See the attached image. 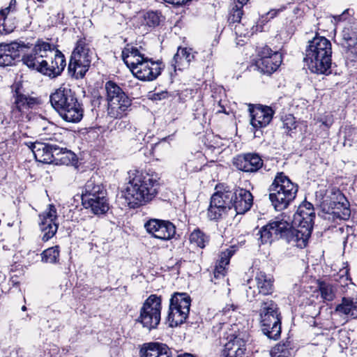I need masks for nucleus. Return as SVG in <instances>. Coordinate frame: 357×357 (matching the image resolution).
Returning <instances> with one entry per match:
<instances>
[{"mask_svg": "<svg viewBox=\"0 0 357 357\" xmlns=\"http://www.w3.org/2000/svg\"><path fill=\"white\" fill-rule=\"evenodd\" d=\"M315 213L313 205L305 202L294 215L292 226L282 216H278L262 227L256 234L259 244L271 243L284 238L289 244L303 248L311 236Z\"/></svg>", "mask_w": 357, "mask_h": 357, "instance_id": "1", "label": "nucleus"}, {"mask_svg": "<svg viewBox=\"0 0 357 357\" xmlns=\"http://www.w3.org/2000/svg\"><path fill=\"white\" fill-rule=\"evenodd\" d=\"M159 188L156 175L135 171L130 176L124 197L129 207L135 208L151 202L158 195Z\"/></svg>", "mask_w": 357, "mask_h": 357, "instance_id": "2", "label": "nucleus"}, {"mask_svg": "<svg viewBox=\"0 0 357 357\" xmlns=\"http://www.w3.org/2000/svg\"><path fill=\"white\" fill-rule=\"evenodd\" d=\"M122 59L132 73L142 81H152L161 73V62L145 56L136 47L127 45L122 50Z\"/></svg>", "mask_w": 357, "mask_h": 357, "instance_id": "3", "label": "nucleus"}, {"mask_svg": "<svg viewBox=\"0 0 357 357\" xmlns=\"http://www.w3.org/2000/svg\"><path fill=\"white\" fill-rule=\"evenodd\" d=\"M298 190L297 184L284 172H278L268 188L269 199L273 208L278 211L286 209L296 198Z\"/></svg>", "mask_w": 357, "mask_h": 357, "instance_id": "4", "label": "nucleus"}, {"mask_svg": "<svg viewBox=\"0 0 357 357\" xmlns=\"http://www.w3.org/2000/svg\"><path fill=\"white\" fill-rule=\"evenodd\" d=\"M259 314L261 330L268 338L277 340L281 333V314L277 303L268 298L259 303Z\"/></svg>", "mask_w": 357, "mask_h": 357, "instance_id": "5", "label": "nucleus"}, {"mask_svg": "<svg viewBox=\"0 0 357 357\" xmlns=\"http://www.w3.org/2000/svg\"><path fill=\"white\" fill-rule=\"evenodd\" d=\"M107 114L112 119H121L127 114L132 105L131 99L114 82L107 81L105 84Z\"/></svg>", "mask_w": 357, "mask_h": 357, "instance_id": "6", "label": "nucleus"}, {"mask_svg": "<svg viewBox=\"0 0 357 357\" xmlns=\"http://www.w3.org/2000/svg\"><path fill=\"white\" fill-rule=\"evenodd\" d=\"M92 52L85 38L77 40L68 64L70 75L76 79L82 78L91 62Z\"/></svg>", "mask_w": 357, "mask_h": 357, "instance_id": "7", "label": "nucleus"}, {"mask_svg": "<svg viewBox=\"0 0 357 357\" xmlns=\"http://www.w3.org/2000/svg\"><path fill=\"white\" fill-rule=\"evenodd\" d=\"M161 299L155 294H151L144 301L139 310V316L136 322L149 331L157 328L160 321Z\"/></svg>", "mask_w": 357, "mask_h": 357, "instance_id": "8", "label": "nucleus"}, {"mask_svg": "<svg viewBox=\"0 0 357 357\" xmlns=\"http://www.w3.org/2000/svg\"><path fill=\"white\" fill-rule=\"evenodd\" d=\"M191 305L190 296L186 293H174L170 299L168 321L171 327L177 326L188 317Z\"/></svg>", "mask_w": 357, "mask_h": 357, "instance_id": "9", "label": "nucleus"}, {"mask_svg": "<svg viewBox=\"0 0 357 357\" xmlns=\"http://www.w3.org/2000/svg\"><path fill=\"white\" fill-rule=\"evenodd\" d=\"M249 335L246 331H240L234 326L227 336V342L222 351L224 357H244L246 351V342Z\"/></svg>", "mask_w": 357, "mask_h": 357, "instance_id": "10", "label": "nucleus"}, {"mask_svg": "<svg viewBox=\"0 0 357 357\" xmlns=\"http://www.w3.org/2000/svg\"><path fill=\"white\" fill-rule=\"evenodd\" d=\"M32 61L31 56L27 57L26 66L28 68L36 70L50 77H56L59 75L66 66L64 55L59 50H56L54 57L50 59V61L48 59L37 63H32Z\"/></svg>", "mask_w": 357, "mask_h": 357, "instance_id": "11", "label": "nucleus"}, {"mask_svg": "<svg viewBox=\"0 0 357 357\" xmlns=\"http://www.w3.org/2000/svg\"><path fill=\"white\" fill-rule=\"evenodd\" d=\"M144 228L152 237L162 241H169L176 234V227L169 220L150 219L145 222Z\"/></svg>", "mask_w": 357, "mask_h": 357, "instance_id": "12", "label": "nucleus"}, {"mask_svg": "<svg viewBox=\"0 0 357 357\" xmlns=\"http://www.w3.org/2000/svg\"><path fill=\"white\" fill-rule=\"evenodd\" d=\"M28 145L32 151L36 160L43 163L55 162V157L59 156L60 147L50 142H35Z\"/></svg>", "mask_w": 357, "mask_h": 357, "instance_id": "13", "label": "nucleus"}, {"mask_svg": "<svg viewBox=\"0 0 357 357\" xmlns=\"http://www.w3.org/2000/svg\"><path fill=\"white\" fill-rule=\"evenodd\" d=\"M14 102L12 105V115L16 119L19 120L22 114H25L30 109L34 108L39 104L37 98L32 97L27 94L20 92L19 88H17L13 93Z\"/></svg>", "mask_w": 357, "mask_h": 357, "instance_id": "14", "label": "nucleus"}, {"mask_svg": "<svg viewBox=\"0 0 357 357\" xmlns=\"http://www.w3.org/2000/svg\"><path fill=\"white\" fill-rule=\"evenodd\" d=\"M55 46L48 42L38 39L32 50L29 53L24 54L22 56V62L26 66L27 57L31 56L33 62L37 63L43 60L52 59L56 52Z\"/></svg>", "mask_w": 357, "mask_h": 357, "instance_id": "15", "label": "nucleus"}, {"mask_svg": "<svg viewBox=\"0 0 357 357\" xmlns=\"http://www.w3.org/2000/svg\"><path fill=\"white\" fill-rule=\"evenodd\" d=\"M233 165L240 171L252 174L261 169L264 162L259 154L248 153L235 157Z\"/></svg>", "mask_w": 357, "mask_h": 357, "instance_id": "16", "label": "nucleus"}, {"mask_svg": "<svg viewBox=\"0 0 357 357\" xmlns=\"http://www.w3.org/2000/svg\"><path fill=\"white\" fill-rule=\"evenodd\" d=\"M332 54H317L304 57L309 70L317 75H328L331 73Z\"/></svg>", "mask_w": 357, "mask_h": 357, "instance_id": "17", "label": "nucleus"}, {"mask_svg": "<svg viewBox=\"0 0 357 357\" xmlns=\"http://www.w3.org/2000/svg\"><path fill=\"white\" fill-rule=\"evenodd\" d=\"M255 282L257 285V291L253 289L251 286L246 290V296L250 301L255 298L259 294L266 296L273 292V280L272 277L264 272L259 271L256 273Z\"/></svg>", "mask_w": 357, "mask_h": 357, "instance_id": "18", "label": "nucleus"}, {"mask_svg": "<svg viewBox=\"0 0 357 357\" xmlns=\"http://www.w3.org/2000/svg\"><path fill=\"white\" fill-rule=\"evenodd\" d=\"M251 125L255 128H261L268 126L273 116L274 111L271 107L258 105L252 107L250 105Z\"/></svg>", "mask_w": 357, "mask_h": 357, "instance_id": "19", "label": "nucleus"}, {"mask_svg": "<svg viewBox=\"0 0 357 357\" xmlns=\"http://www.w3.org/2000/svg\"><path fill=\"white\" fill-rule=\"evenodd\" d=\"M77 100L75 93L66 87L59 88L50 96L51 105L58 113L66 109V107L72 106Z\"/></svg>", "mask_w": 357, "mask_h": 357, "instance_id": "20", "label": "nucleus"}, {"mask_svg": "<svg viewBox=\"0 0 357 357\" xmlns=\"http://www.w3.org/2000/svg\"><path fill=\"white\" fill-rule=\"evenodd\" d=\"M231 193L232 208L236 213L243 214L250 210L253 204V197L250 191L238 188Z\"/></svg>", "mask_w": 357, "mask_h": 357, "instance_id": "21", "label": "nucleus"}, {"mask_svg": "<svg viewBox=\"0 0 357 357\" xmlns=\"http://www.w3.org/2000/svg\"><path fill=\"white\" fill-rule=\"evenodd\" d=\"M25 46L17 43L0 44V66L12 65Z\"/></svg>", "mask_w": 357, "mask_h": 357, "instance_id": "22", "label": "nucleus"}, {"mask_svg": "<svg viewBox=\"0 0 357 357\" xmlns=\"http://www.w3.org/2000/svg\"><path fill=\"white\" fill-rule=\"evenodd\" d=\"M332 54L331 43L323 36H315L309 41L305 50V56H315L317 54Z\"/></svg>", "mask_w": 357, "mask_h": 357, "instance_id": "23", "label": "nucleus"}, {"mask_svg": "<svg viewBox=\"0 0 357 357\" xmlns=\"http://www.w3.org/2000/svg\"><path fill=\"white\" fill-rule=\"evenodd\" d=\"M196 52L193 51L192 48L189 47H178L176 53L174 54L172 61V66L174 67V70H182L187 68L191 61L195 59V54Z\"/></svg>", "mask_w": 357, "mask_h": 357, "instance_id": "24", "label": "nucleus"}, {"mask_svg": "<svg viewBox=\"0 0 357 357\" xmlns=\"http://www.w3.org/2000/svg\"><path fill=\"white\" fill-rule=\"evenodd\" d=\"M107 195V191L104 186L96 181V177L92 176L86 183L82 193V201L86 202V199H97L99 197Z\"/></svg>", "mask_w": 357, "mask_h": 357, "instance_id": "25", "label": "nucleus"}, {"mask_svg": "<svg viewBox=\"0 0 357 357\" xmlns=\"http://www.w3.org/2000/svg\"><path fill=\"white\" fill-rule=\"evenodd\" d=\"M139 356L140 357H171L168 347L159 342L144 344L139 351Z\"/></svg>", "mask_w": 357, "mask_h": 357, "instance_id": "26", "label": "nucleus"}, {"mask_svg": "<svg viewBox=\"0 0 357 357\" xmlns=\"http://www.w3.org/2000/svg\"><path fill=\"white\" fill-rule=\"evenodd\" d=\"M334 195L336 197L337 201H333L330 203L331 208L333 209L332 213L340 219H349L351 215L349 202L340 190H337L334 192Z\"/></svg>", "mask_w": 357, "mask_h": 357, "instance_id": "27", "label": "nucleus"}, {"mask_svg": "<svg viewBox=\"0 0 357 357\" xmlns=\"http://www.w3.org/2000/svg\"><path fill=\"white\" fill-rule=\"evenodd\" d=\"M282 63V55L274 52L271 57L260 58L257 61V66L261 73L271 75L274 73Z\"/></svg>", "mask_w": 357, "mask_h": 357, "instance_id": "28", "label": "nucleus"}, {"mask_svg": "<svg viewBox=\"0 0 357 357\" xmlns=\"http://www.w3.org/2000/svg\"><path fill=\"white\" fill-rule=\"evenodd\" d=\"M59 114L67 122L78 123L82 119L84 116L83 105L78 100L75 101L72 106L66 107V109H61V112Z\"/></svg>", "mask_w": 357, "mask_h": 357, "instance_id": "29", "label": "nucleus"}, {"mask_svg": "<svg viewBox=\"0 0 357 357\" xmlns=\"http://www.w3.org/2000/svg\"><path fill=\"white\" fill-rule=\"evenodd\" d=\"M211 203L219 206L226 207V211L232 209V193L231 190L218 191L211 197Z\"/></svg>", "mask_w": 357, "mask_h": 357, "instance_id": "30", "label": "nucleus"}, {"mask_svg": "<svg viewBox=\"0 0 357 357\" xmlns=\"http://www.w3.org/2000/svg\"><path fill=\"white\" fill-rule=\"evenodd\" d=\"M86 208H91L95 215L105 214L109 210V202L107 195L99 197L97 199H86V202H83Z\"/></svg>", "mask_w": 357, "mask_h": 357, "instance_id": "31", "label": "nucleus"}, {"mask_svg": "<svg viewBox=\"0 0 357 357\" xmlns=\"http://www.w3.org/2000/svg\"><path fill=\"white\" fill-rule=\"evenodd\" d=\"M335 311L352 318H357V301L343 297L341 303L337 305Z\"/></svg>", "mask_w": 357, "mask_h": 357, "instance_id": "32", "label": "nucleus"}, {"mask_svg": "<svg viewBox=\"0 0 357 357\" xmlns=\"http://www.w3.org/2000/svg\"><path fill=\"white\" fill-rule=\"evenodd\" d=\"M15 0L10 1V6L0 11V35L3 33H9L12 32L15 28L14 24H8V19L6 15L10 12L11 6L15 5Z\"/></svg>", "mask_w": 357, "mask_h": 357, "instance_id": "33", "label": "nucleus"}, {"mask_svg": "<svg viewBox=\"0 0 357 357\" xmlns=\"http://www.w3.org/2000/svg\"><path fill=\"white\" fill-rule=\"evenodd\" d=\"M189 240L191 244L204 248L209 242V236L201 229H195L190 234Z\"/></svg>", "mask_w": 357, "mask_h": 357, "instance_id": "34", "label": "nucleus"}, {"mask_svg": "<svg viewBox=\"0 0 357 357\" xmlns=\"http://www.w3.org/2000/svg\"><path fill=\"white\" fill-rule=\"evenodd\" d=\"M243 7H239L238 5H234L231 10H230V13L229 14L228 17V22L229 24H236L238 23V24H236L234 26V30L236 34L242 35L243 33L240 32V22L242 18V15L243 14Z\"/></svg>", "mask_w": 357, "mask_h": 357, "instance_id": "35", "label": "nucleus"}, {"mask_svg": "<svg viewBox=\"0 0 357 357\" xmlns=\"http://www.w3.org/2000/svg\"><path fill=\"white\" fill-rule=\"evenodd\" d=\"M228 212L225 206L219 207L210 202L207 209V217L210 220L217 222L225 218Z\"/></svg>", "mask_w": 357, "mask_h": 357, "instance_id": "36", "label": "nucleus"}, {"mask_svg": "<svg viewBox=\"0 0 357 357\" xmlns=\"http://www.w3.org/2000/svg\"><path fill=\"white\" fill-rule=\"evenodd\" d=\"M39 223H57V211L53 204H49L43 213L39 214Z\"/></svg>", "mask_w": 357, "mask_h": 357, "instance_id": "37", "label": "nucleus"}, {"mask_svg": "<svg viewBox=\"0 0 357 357\" xmlns=\"http://www.w3.org/2000/svg\"><path fill=\"white\" fill-rule=\"evenodd\" d=\"M59 254L58 245L49 248L41 253V261L44 263L56 264L59 261Z\"/></svg>", "mask_w": 357, "mask_h": 357, "instance_id": "38", "label": "nucleus"}, {"mask_svg": "<svg viewBox=\"0 0 357 357\" xmlns=\"http://www.w3.org/2000/svg\"><path fill=\"white\" fill-rule=\"evenodd\" d=\"M318 287L321 296L326 301H333L335 296V289L333 285L326 281H321L318 283Z\"/></svg>", "mask_w": 357, "mask_h": 357, "instance_id": "39", "label": "nucleus"}, {"mask_svg": "<svg viewBox=\"0 0 357 357\" xmlns=\"http://www.w3.org/2000/svg\"><path fill=\"white\" fill-rule=\"evenodd\" d=\"M39 228L43 234L42 240L45 242L51 239L56 233L59 227L58 223H38Z\"/></svg>", "mask_w": 357, "mask_h": 357, "instance_id": "40", "label": "nucleus"}, {"mask_svg": "<svg viewBox=\"0 0 357 357\" xmlns=\"http://www.w3.org/2000/svg\"><path fill=\"white\" fill-rule=\"evenodd\" d=\"M60 151L59 156L55 157V162L60 161L63 165H69L74 164L77 161L76 155L71 151L61 148H60Z\"/></svg>", "mask_w": 357, "mask_h": 357, "instance_id": "41", "label": "nucleus"}, {"mask_svg": "<svg viewBox=\"0 0 357 357\" xmlns=\"http://www.w3.org/2000/svg\"><path fill=\"white\" fill-rule=\"evenodd\" d=\"M237 325H230L226 323H218L212 328V332L215 336H218L220 339H227V336L231 331V328Z\"/></svg>", "mask_w": 357, "mask_h": 357, "instance_id": "42", "label": "nucleus"}, {"mask_svg": "<svg viewBox=\"0 0 357 357\" xmlns=\"http://www.w3.org/2000/svg\"><path fill=\"white\" fill-rule=\"evenodd\" d=\"M160 16L158 13L149 11L144 15L143 23L149 27H155L160 24Z\"/></svg>", "mask_w": 357, "mask_h": 357, "instance_id": "43", "label": "nucleus"}, {"mask_svg": "<svg viewBox=\"0 0 357 357\" xmlns=\"http://www.w3.org/2000/svg\"><path fill=\"white\" fill-rule=\"evenodd\" d=\"M342 38L348 47H355L357 45V36L349 28L344 29L342 31Z\"/></svg>", "mask_w": 357, "mask_h": 357, "instance_id": "44", "label": "nucleus"}, {"mask_svg": "<svg viewBox=\"0 0 357 357\" xmlns=\"http://www.w3.org/2000/svg\"><path fill=\"white\" fill-rule=\"evenodd\" d=\"M272 357H287L289 351L285 344H278L271 350Z\"/></svg>", "mask_w": 357, "mask_h": 357, "instance_id": "45", "label": "nucleus"}, {"mask_svg": "<svg viewBox=\"0 0 357 357\" xmlns=\"http://www.w3.org/2000/svg\"><path fill=\"white\" fill-rule=\"evenodd\" d=\"M234 251L232 250H226L222 252L220 256V259L218 262V264L222 265L226 267L230 261L231 257L233 255Z\"/></svg>", "mask_w": 357, "mask_h": 357, "instance_id": "46", "label": "nucleus"}, {"mask_svg": "<svg viewBox=\"0 0 357 357\" xmlns=\"http://www.w3.org/2000/svg\"><path fill=\"white\" fill-rule=\"evenodd\" d=\"M283 125L284 128H286L287 131H291L296 128V123L295 121V119L291 115L286 116L283 121Z\"/></svg>", "mask_w": 357, "mask_h": 357, "instance_id": "47", "label": "nucleus"}, {"mask_svg": "<svg viewBox=\"0 0 357 357\" xmlns=\"http://www.w3.org/2000/svg\"><path fill=\"white\" fill-rule=\"evenodd\" d=\"M226 272V267L217 264L213 271L214 279H223L225 276Z\"/></svg>", "mask_w": 357, "mask_h": 357, "instance_id": "48", "label": "nucleus"}, {"mask_svg": "<svg viewBox=\"0 0 357 357\" xmlns=\"http://www.w3.org/2000/svg\"><path fill=\"white\" fill-rule=\"evenodd\" d=\"M273 53L274 52L270 47L265 46L259 52V56L260 58L271 57Z\"/></svg>", "mask_w": 357, "mask_h": 357, "instance_id": "49", "label": "nucleus"}, {"mask_svg": "<svg viewBox=\"0 0 357 357\" xmlns=\"http://www.w3.org/2000/svg\"><path fill=\"white\" fill-rule=\"evenodd\" d=\"M284 9V7H282L279 9H272L267 13V15L269 17L270 19H273L275 17H276L280 12L283 11Z\"/></svg>", "mask_w": 357, "mask_h": 357, "instance_id": "50", "label": "nucleus"}, {"mask_svg": "<svg viewBox=\"0 0 357 357\" xmlns=\"http://www.w3.org/2000/svg\"><path fill=\"white\" fill-rule=\"evenodd\" d=\"M37 125L39 128H41L43 130H45L47 128V126H50V123L44 119H40L37 121Z\"/></svg>", "mask_w": 357, "mask_h": 357, "instance_id": "51", "label": "nucleus"}, {"mask_svg": "<svg viewBox=\"0 0 357 357\" xmlns=\"http://www.w3.org/2000/svg\"><path fill=\"white\" fill-rule=\"evenodd\" d=\"M234 5H238L239 7H243L249 0H232Z\"/></svg>", "mask_w": 357, "mask_h": 357, "instance_id": "52", "label": "nucleus"}, {"mask_svg": "<svg viewBox=\"0 0 357 357\" xmlns=\"http://www.w3.org/2000/svg\"><path fill=\"white\" fill-rule=\"evenodd\" d=\"M155 96H158V99H160V100L162 98H165L167 97V92H166V91L162 92L160 94L157 93V94H155Z\"/></svg>", "mask_w": 357, "mask_h": 357, "instance_id": "53", "label": "nucleus"}, {"mask_svg": "<svg viewBox=\"0 0 357 357\" xmlns=\"http://www.w3.org/2000/svg\"><path fill=\"white\" fill-rule=\"evenodd\" d=\"M178 357H195L192 354H185L182 356H179Z\"/></svg>", "mask_w": 357, "mask_h": 357, "instance_id": "54", "label": "nucleus"}, {"mask_svg": "<svg viewBox=\"0 0 357 357\" xmlns=\"http://www.w3.org/2000/svg\"><path fill=\"white\" fill-rule=\"evenodd\" d=\"M346 12H348V10H345L344 13H342V14L341 15H339L338 17L340 18V20L342 19V17H343V16L345 15Z\"/></svg>", "mask_w": 357, "mask_h": 357, "instance_id": "55", "label": "nucleus"}, {"mask_svg": "<svg viewBox=\"0 0 357 357\" xmlns=\"http://www.w3.org/2000/svg\"><path fill=\"white\" fill-rule=\"evenodd\" d=\"M22 311H26V307L25 305H23V306L22 307Z\"/></svg>", "mask_w": 357, "mask_h": 357, "instance_id": "56", "label": "nucleus"}]
</instances>
